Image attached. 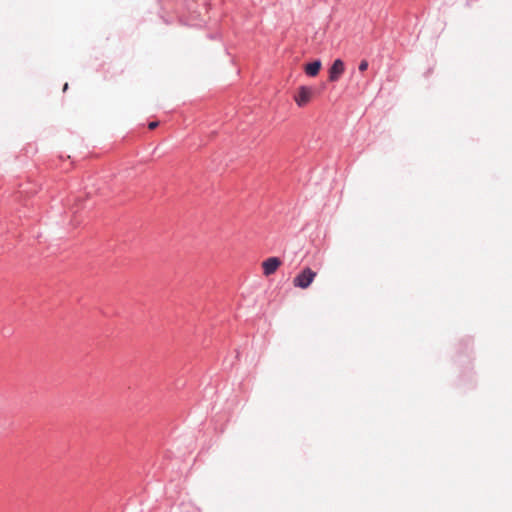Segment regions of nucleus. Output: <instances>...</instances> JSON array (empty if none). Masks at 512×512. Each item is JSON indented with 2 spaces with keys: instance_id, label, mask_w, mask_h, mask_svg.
<instances>
[{
  "instance_id": "f257e3e1",
  "label": "nucleus",
  "mask_w": 512,
  "mask_h": 512,
  "mask_svg": "<svg viewBox=\"0 0 512 512\" xmlns=\"http://www.w3.org/2000/svg\"><path fill=\"white\" fill-rule=\"evenodd\" d=\"M317 273L311 268H304L297 276L293 279V285L296 288L307 289L316 278Z\"/></svg>"
},
{
  "instance_id": "f03ea898",
  "label": "nucleus",
  "mask_w": 512,
  "mask_h": 512,
  "mask_svg": "<svg viewBox=\"0 0 512 512\" xmlns=\"http://www.w3.org/2000/svg\"><path fill=\"white\" fill-rule=\"evenodd\" d=\"M314 96V89L308 86H300L295 92L293 99L297 106L304 107L306 106Z\"/></svg>"
},
{
  "instance_id": "7ed1b4c3",
  "label": "nucleus",
  "mask_w": 512,
  "mask_h": 512,
  "mask_svg": "<svg viewBox=\"0 0 512 512\" xmlns=\"http://www.w3.org/2000/svg\"><path fill=\"white\" fill-rule=\"evenodd\" d=\"M282 265V261L278 257H270L262 262L263 274L270 276L274 274Z\"/></svg>"
},
{
  "instance_id": "20e7f679",
  "label": "nucleus",
  "mask_w": 512,
  "mask_h": 512,
  "mask_svg": "<svg viewBox=\"0 0 512 512\" xmlns=\"http://www.w3.org/2000/svg\"><path fill=\"white\" fill-rule=\"evenodd\" d=\"M345 71V64L341 59H336L329 69V81L336 82Z\"/></svg>"
},
{
  "instance_id": "39448f33",
  "label": "nucleus",
  "mask_w": 512,
  "mask_h": 512,
  "mask_svg": "<svg viewBox=\"0 0 512 512\" xmlns=\"http://www.w3.org/2000/svg\"><path fill=\"white\" fill-rule=\"evenodd\" d=\"M321 61L320 60H316V61H313L311 63H308L306 66H305V72L307 75L311 76V77H315L318 75L320 69H321Z\"/></svg>"
},
{
  "instance_id": "423d86ee",
  "label": "nucleus",
  "mask_w": 512,
  "mask_h": 512,
  "mask_svg": "<svg viewBox=\"0 0 512 512\" xmlns=\"http://www.w3.org/2000/svg\"><path fill=\"white\" fill-rule=\"evenodd\" d=\"M368 66V61L364 59L359 63L358 69L360 72H365L368 69Z\"/></svg>"
},
{
  "instance_id": "0eeeda50",
  "label": "nucleus",
  "mask_w": 512,
  "mask_h": 512,
  "mask_svg": "<svg viewBox=\"0 0 512 512\" xmlns=\"http://www.w3.org/2000/svg\"><path fill=\"white\" fill-rule=\"evenodd\" d=\"M158 125H159V123H158V122H156V121H154V122H150V123L148 124V128H149V129H151V130H153V129H155Z\"/></svg>"
},
{
  "instance_id": "6e6552de",
  "label": "nucleus",
  "mask_w": 512,
  "mask_h": 512,
  "mask_svg": "<svg viewBox=\"0 0 512 512\" xmlns=\"http://www.w3.org/2000/svg\"><path fill=\"white\" fill-rule=\"evenodd\" d=\"M66 89H68V85H67V84H65V85H64V91H65Z\"/></svg>"
}]
</instances>
